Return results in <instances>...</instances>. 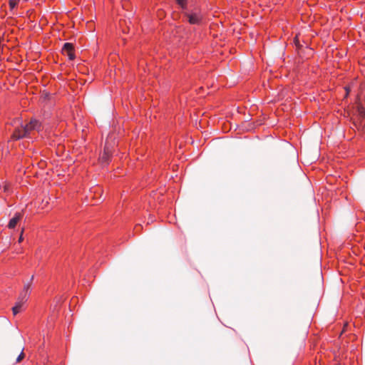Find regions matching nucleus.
Returning <instances> with one entry per match:
<instances>
[{"instance_id": "obj_1", "label": "nucleus", "mask_w": 365, "mask_h": 365, "mask_svg": "<svg viewBox=\"0 0 365 365\" xmlns=\"http://www.w3.org/2000/svg\"><path fill=\"white\" fill-rule=\"evenodd\" d=\"M41 127L39 122L35 119L31 120L29 123L26 125H21L15 129L12 138L14 140H19L21 138L27 137L31 130H38Z\"/></svg>"}, {"instance_id": "obj_2", "label": "nucleus", "mask_w": 365, "mask_h": 365, "mask_svg": "<svg viewBox=\"0 0 365 365\" xmlns=\"http://www.w3.org/2000/svg\"><path fill=\"white\" fill-rule=\"evenodd\" d=\"M30 284H27L24 285V289L21 292L17 302L15 304V306L12 308V312L14 315H16L19 312H21V309L25 304V302L27 301L29 294H30Z\"/></svg>"}, {"instance_id": "obj_3", "label": "nucleus", "mask_w": 365, "mask_h": 365, "mask_svg": "<svg viewBox=\"0 0 365 365\" xmlns=\"http://www.w3.org/2000/svg\"><path fill=\"white\" fill-rule=\"evenodd\" d=\"M184 14L187 18V21L190 24H200L202 20V15L199 9L195 8L192 10L184 9Z\"/></svg>"}, {"instance_id": "obj_4", "label": "nucleus", "mask_w": 365, "mask_h": 365, "mask_svg": "<svg viewBox=\"0 0 365 365\" xmlns=\"http://www.w3.org/2000/svg\"><path fill=\"white\" fill-rule=\"evenodd\" d=\"M111 148L108 145V142H106L103 153V154L101 155L99 158V161L103 165H105L108 163V161L111 155Z\"/></svg>"}, {"instance_id": "obj_5", "label": "nucleus", "mask_w": 365, "mask_h": 365, "mask_svg": "<svg viewBox=\"0 0 365 365\" xmlns=\"http://www.w3.org/2000/svg\"><path fill=\"white\" fill-rule=\"evenodd\" d=\"M63 53L66 55L70 60H73L75 58L73 53V47L71 43H66L62 48Z\"/></svg>"}, {"instance_id": "obj_6", "label": "nucleus", "mask_w": 365, "mask_h": 365, "mask_svg": "<svg viewBox=\"0 0 365 365\" xmlns=\"http://www.w3.org/2000/svg\"><path fill=\"white\" fill-rule=\"evenodd\" d=\"M21 213H16L14 217H12L8 225L9 228L13 229L16 227L17 223L19 222V220L21 219Z\"/></svg>"}, {"instance_id": "obj_7", "label": "nucleus", "mask_w": 365, "mask_h": 365, "mask_svg": "<svg viewBox=\"0 0 365 365\" xmlns=\"http://www.w3.org/2000/svg\"><path fill=\"white\" fill-rule=\"evenodd\" d=\"M176 1L183 10L187 9V0H176Z\"/></svg>"}, {"instance_id": "obj_8", "label": "nucleus", "mask_w": 365, "mask_h": 365, "mask_svg": "<svg viewBox=\"0 0 365 365\" xmlns=\"http://www.w3.org/2000/svg\"><path fill=\"white\" fill-rule=\"evenodd\" d=\"M18 0H9V6L11 9H14L18 4Z\"/></svg>"}, {"instance_id": "obj_9", "label": "nucleus", "mask_w": 365, "mask_h": 365, "mask_svg": "<svg viewBox=\"0 0 365 365\" xmlns=\"http://www.w3.org/2000/svg\"><path fill=\"white\" fill-rule=\"evenodd\" d=\"M24 352H23V351H21V353L19 354V356H18V358L16 359V361H17V362L21 361L23 359V358H24Z\"/></svg>"}, {"instance_id": "obj_10", "label": "nucleus", "mask_w": 365, "mask_h": 365, "mask_svg": "<svg viewBox=\"0 0 365 365\" xmlns=\"http://www.w3.org/2000/svg\"><path fill=\"white\" fill-rule=\"evenodd\" d=\"M22 240H23L22 236H21L20 238H19V242H21Z\"/></svg>"}, {"instance_id": "obj_11", "label": "nucleus", "mask_w": 365, "mask_h": 365, "mask_svg": "<svg viewBox=\"0 0 365 365\" xmlns=\"http://www.w3.org/2000/svg\"><path fill=\"white\" fill-rule=\"evenodd\" d=\"M346 95H348L349 91L347 88L346 89Z\"/></svg>"}, {"instance_id": "obj_12", "label": "nucleus", "mask_w": 365, "mask_h": 365, "mask_svg": "<svg viewBox=\"0 0 365 365\" xmlns=\"http://www.w3.org/2000/svg\"><path fill=\"white\" fill-rule=\"evenodd\" d=\"M96 190L101 191V188L100 187H97Z\"/></svg>"}]
</instances>
